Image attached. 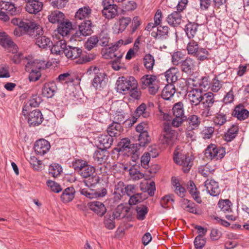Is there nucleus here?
<instances>
[{
	"mask_svg": "<svg viewBox=\"0 0 249 249\" xmlns=\"http://www.w3.org/2000/svg\"><path fill=\"white\" fill-rule=\"evenodd\" d=\"M25 70L29 74V78H40L44 77L46 68L45 61L35 59L32 56L28 55L23 59Z\"/></svg>",
	"mask_w": 249,
	"mask_h": 249,
	"instance_id": "obj_1",
	"label": "nucleus"
},
{
	"mask_svg": "<svg viewBox=\"0 0 249 249\" xmlns=\"http://www.w3.org/2000/svg\"><path fill=\"white\" fill-rule=\"evenodd\" d=\"M115 150L120 155L130 157V160L136 162L139 159L140 153L138 144H131L128 138L122 139L118 143Z\"/></svg>",
	"mask_w": 249,
	"mask_h": 249,
	"instance_id": "obj_2",
	"label": "nucleus"
},
{
	"mask_svg": "<svg viewBox=\"0 0 249 249\" xmlns=\"http://www.w3.org/2000/svg\"><path fill=\"white\" fill-rule=\"evenodd\" d=\"M12 23L17 25L14 34L17 36H20L24 34H27L30 36L34 35V31L36 27V23L34 21L28 19H21L19 18H13Z\"/></svg>",
	"mask_w": 249,
	"mask_h": 249,
	"instance_id": "obj_3",
	"label": "nucleus"
},
{
	"mask_svg": "<svg viewBox=\"0 0 249 249\" xmlns=\"http://www.w3.org/2000/svg\"><path fill=\"white\" fill-rule=\"evenodd\" d=\"M200 81L196 82V79H188V83L189 85H192L196 88L193 89L187 92V98L192 107L198 106L200 107V103L202 100L203 93L202 89L197 88L198 87L201 86V80L203 79H198Z\"/></svg>",
	"mask_w": 249,
	"mask_h": 249,
	"instance_id": "obj_4",
	"label": "nucleus"
},
{
	"mask_svg": "<svg viewBox=\"0 0 249 249\" xmlns=\"http://www.w3.org/2000/svg\"><path fill=\"white\" fill-rule=\"evenodd\" d=\"M177 132L172 129L171 126L168 123H164L160 136L161 142L167 145H172L177 140Z\"/></svg>",
	"mask_w": 249,
	"mask_h": 249,
	"instance_id": "obj_5",
	"label": "nucleus"
},
{
	"mask_svg": "<svg viewBox=\"0 0 249 249\" xmlns=\"http://www.w3.org/2000/svg\"><path fill=\"white\" fill-rule=\"evenodd\" d=\"M173 159L177 164L182 166V170L184 173H187L190 171L193 165L192 159L178 151V147H177L174 151Z\"/></svg>",
	"mask_w": 249,
	"mask_h": 249,
	"instance_id": "obj_6",
	"label": "nucleus"
},
{
	"mask_svg": "<svg viewBox=\"0 0 249 249\" xmlns=\"http://www.w3.org/2000/svg\"><path fill=\"white\" fill-rule=\"evenodd\" d=\"M35 30L34 31V35L32 36L35 38L36 44L39 48L43 49L50 48L53 44V42L49 37L43 36L42 28L36 23Z\"/></svg>",
	"mask_w": 249,
	"mask_h": 249,
	"instance_id": "obj_7",
	"label": "nucleus"
},
{
	"mask_svg": "<svg viewBox=\"0 0 249 249\" xmlns=\"http://www.w3.org/2000/svg\"><path fill=\"white\" fill-rule=\"evenodd\" d=\"M225 149L222 147H217L211 144L205 150V157L209 160H218L222 159L225 155Z\"/></svg>",
	"mask_w": 249,
	"mask_h": 249,
	"instance_id": "obj_8",
	"label": "nucleus"
},
{
	"mask_svg": "<svg viewBox=\"0 0 249 249\" xmlns=\"http://www.w3.org/2000/svg\"><path fill=\"white\" fill-rule=\"evenodd\" d=\"M138 83L136 79H118L116 82V90L118 92L126 94L130 88H137Z\"/></svg>",
	"mask_w": 249,
	"mask_h": 249,
	"instance_id": "obj_9",
	"label": "nucleus"
},
{
	"mask_svg": "<svg viewBox=\"0 0 249 249\" xmlns=\"http://www.w3.org/2000/svg\"><path fill=\"white\" fill-rule=\"evenodd\" d=\"M113 3V0H104L103 1L104 8L102 14L108 19L114 18L118 15L117 6Z\"/></svg>",
	"mask_w": 249,
	"mask_h": 249,
	"instance_id": "obj_10",
	"label": "nucleus"
},
{
	"mask_svg": "<svg viewBox=\"0 0 249 249\" xmlns=\"http://www.w3.org/2000/svg\"><path fill=\"white\" fill-rule=\"evenodd\" d=\"M0 45L13 53H17L18 47L4 32H0Z\"/></svg>",
	"mask_w": 249,
	"mask_h": 249,
	"instance_id": "obj_11",
	"label": "nucleus"
},
{
	"mask_svg": "<svg viewBox=\"0 0 249 249\" xmlns=\"http://www.w3.org/2000/svg\"><path fill=\"white\" fill-rule=\"evenodd\" d=\"M92 33L91 21L90 20H86L80 24L79 26V30L72 36V38L75 40H79V38L80 39L82 38L80 37L81 36H89Z\"/></svg>",
	"mask_w": 249,
	"mask_h": 249,
	"instance_id": "obj_12",
	"label": "nucleus"
},
{
	"mask_svg": "<svg viewBox=\"0 0 249 249\" xmlns=\"http://www.w3.org/2000/svg\"><path fill=\"white\" fill-rule=\"evenodd\" d=\"M142 82L150 94L154 95L158 92L160 84L158 79H143Z\"/></svg>",
	"mask_w": 249,
	"mask_h": 249,
	"instance_id": "obj_13",
	"label": "nucleus"
},
{
	"mask_svg": "<svg viewBox=\"0 0 249 249\" xmlns=\"http://www.w3.org/2000/svg\"><path fill=\"white\" fill-rule=\"evenodd\" d=\"M50 142L45 139H40L35 142L34 149L36 153L40 156H43L50 150Z\"/></svg>",
	"mask_w": 249,
	"mask_h": 249,
	"instance_id": "obj_14",
	"label": "nucleus"
},
{
	"mask_svg": "<svg viewBox=\"0 0 249 249\" xmlns=\"http://www.w3.org/2000/svg\"><path fill=\"white\" fill-rule=\"evenodd\" d=\"M43 115L39 109L31 111L28 117V123L30 126H35L40 124L43 121Z\"/></svg>",
	"mask_w": 249,
	"mask_h": 249,
	"instance_id": "obj_15",
	"label": "nucleus"
},
{
	"mask_svg": "<svg viewBox=\"0 0 249 249\" xmlns=\"http://www.w3.org/2000/svg\"><path fill=\"white\" fill-rule=\"evenodd\" d=\"M80 192L82 195L89 199L105 196L107 193L106 189L104 187L102 188L100 191H94L92 189L88 190L86 188H83L80 190Z\"/></svg>",
	"mask_w": 249,
	"mask_h": 249,
	"instance_id": "obj_16",
	"label": "nucleus"
},
{
	"mask_svg": "<svg viewBox=\"0 0 249 249\" xmlns=\"http://www.w3.org/2000/svg\"><path fill=\"white\" fill-rule=\"evenodd\" d=\"M204 186L207 192L212 196H218L220 193V190L217 182L213 179H208L204 182Z\"/></svg>",
	"mask_w": 249,
	"mask_h": 249,
	"instance_id": "obj_17",
	"label": "nucleus"
},
{
	"mask_svg": "<svg viewBox=\"0 0 249 249\" xmlns=\"http://www.w3.org/2000/svg\"><path fill=\"white\" fill-rule=\"evenodd\" d=\"M113 138L109 135L102 134L99 136L96 142L99 149H107L110 147L113 142Z\"/></svg>",
	"mask_w": 249,
	"mask_h": 249,
	"instance_id": "obj_18",
	"label": "nucleus"
},
{
	"mask_svg": "<svg viewBox=\"0 0 249 249\" xmlns=\"http://www.w3.org/2000/svg\"><path fill=\"white\" fill-rule=\"evenodd\" d=\"M88 206L90 210L100 216L104 215L107 211L105 205L100 201H94L89 202Z\"/></svg>",
	"mask_w": 249,
	"mask_h": 249,
	"instance_id": "obj_19",
	"label": "nucleus"
},
{
	"mask_svg": "<svg viewBox=\"0 0 249 249\" xmlns=\"http://www.w3.org/2000/svg\"><path fill=\"white\" fill-rule=\"evenodd\" d=\"M67 46L66 42L64 39L53 40V44L51 49V53L56 55H60L65 53Z\"/></svg>",
	"mask_w": 249,
	"mask_h": 249,
	"instance_id": "obj_20",
	"label": "nucleus"
},
{
	"mask_svg": "<svg viewBox=\"0 0 249 249\" xmlns=\"http://www.w3.org/2000/svg\"><path fill=\"white\" fill-rule=\"evenodd\" d=\"M232 116L242 121L246 119L249 115V111L246 109L242 104L236 106L232 114Z\"/></svg>",
	"mask_w": 249,
	"mask_h": 249,
	"instance_id": "obj_21",
	"label": "nucleus"
},
{
	"mask_svg": "<svg viewBox=\"0 0 249 249\" xmlns=\"http://www.w3.org/2000/svg\"><path fill=\"white\" fill-rule=\"evenodd\" d=\"M0 9L11 15H16L19 12V10H17L15 5L8 0H1L0 1Z\"/></svg>",
	"mask_w": 249,
	"mask_h": 249,
	"instance_id": "obj_22",
	"label": "nucleus"
},
{
	"mask_svg": "<svg viewBox=\"0 0 249 249\" xmlns=\"http://www.w3.org/2000/svg\"><path fill=\"white\" fill-rule=\"evenodd\" d=\"M43 7V3L39 0H34L27 2L25 9L30 14H36L41 11Z\"/></svg>",
	"mask_w": 249,
	"mask_h": 249,
	"instance_id": "obj_23",
	"label": "nucleus"
},
{
	"mask_svg": "<svg viewBox=\"0 0 249 249\" xmlns=\"http://www.w3.org/2000/svg\"><path fill=\"white\" fill-rule=\"evenodd\" d=\"M57 89L56 84L53 82L44 84L42 89V94L44 97L51 98L54 95Z\"/></svg>",
	"mask_w": 249,
	"mask_h": 249,
	"instance_id": "obj_24",
	"label": "nucleus"
},
{
	"mask_svg": "<svg viewBox=\"0 0 249 249\" xmlns=\"http://www.w3.org/2000/svg\"><path fill=\"white\" fill-rule=\"evenodd\" d=\"M168 27L166 26H160L157 28V32H152L151 35L154 38L162 40L168 37Z\"/></svg>",
	"mask_w": 249,
	"mask_h": 249,
	"instance_id": "obj_25",
	"label": "nucleus"
},
{
	"mask_svg": "<svg viewBox=\"0 0 249 249\" xmlns=\"http://www.w3.org/2000/svg\"><path fill=\"white\" fill-rule=\"evenodd\" d=\"M131 21L129 18H124L120 19L119 21L115 23L113 27V31L116 34L122 32Z\"/></svg>",
	"mask_w": 249,
	"mask_h": 249,
	"instance_id": "obj_26",
	"label": "nucleus"
},
{
	"mask_svg": "<svg viewBox=\"0 0 249 249\" xmlns=\"http://www.w3.org/2000/svg\"><path fill=\"white\" fill-rule=\"evenodd\" d=\"M82 53V50L80 48L68 46L64 53L66 56L68 58L75 59L79 57Z\"/></svg>",
	"mask_w": 249,
	"mask_h": 249,
	"instance_id": "obj_27",
	"label": "nucleus"
},
{
	"mask_svg": "<svg viewBox=\"0 0 249 249\" xmlns=\"http://www.w3.org/2000/svg\"><path fill=\"white\" fill-rule=\"evenodd\" d=\"M75 190L73 187H70L65 189L61 196V199L64 203H68L71 201L74 197Z\"/></svg>",
	"mask_w": 249,
	"mask_h": 249,
	"instance_id": "obj_28",
	"label": "nucleus"
},
{
	"mask_svg": "<svg viewBox=\"0 0 249 249\" xmlns=\"http://www.w3.org/2000/svg\"><path fill=\"white\" fill-rule=\"evenodd\" d=\"M214 102L213 94L211 92L203 93L202 101L200 103V107H211Z\"/></svg>",
	"mask_w": 249,
	"mask_h": 249,
	"instance_id": "obj_29",
	"label": "nucleus"
},
{
	"mask_svg": "<svg viewBox=\"0 0 249 249\" xmlns=\"http://www.w3.org/2000/svg\"><path fill=\"white\" fill-rule=\"evenodd\" d=\"M181 21V16L179 12H174L167 18V21L170 25L175 27L178 25Z\"/></svg>",
	"mask_w": 249,
	"mask_h": 249,
	"instance_id": "obj_30",
	"label": "nucleus"
},
{
	"mask_svg": "<svg viewBox=\"0 0 249 249\" xmlns=\"http://www.w3.org/2000/svg\"><path fill=\"white\" fill-rule=\"evenodd\" d=\"M181 65L183 71L188 74H191L195 67V61L193 59L187 57L182 62Z\"/></svg>",
	"mask_w": 249,
	"mask_h": 249,
	"instance_id": "obj_31",
	"label": "nucleus"
},
{
	"mask_svg": "<svg viewBox=\"0 0 249 249\" xmlns=\"http://www.w3.org/2000/svg\"><path fill=\"white\" fill-rule=\"evenodd\" d=\"M198 25L195 22H189L185 28V31L187 37L191 39L193 38L197 31Z\"/></svg>",
	"mask_w": 249,
	"mask_h": 249,
	"instance_id": "obj_32",
	"label": "nucleus"
},
{
	"mask_svg": "<svg viewBox=\"0 0 249 249\" xmlns=\"http://www.w3.org/2000/svg\"><path fill=\"white\" fill-rule=\"evenodd\" d=\"M175 91V86L173 84H168L163 89L161 93V97L164 100H170L174 95Z\"/></svg>",
	"mask_w": 249,
	"mask_h": 249,
	"instance_id": "obj_33",
	"label": "nucleus"
},
{
	"mask_svg": "<svg viewBox=\"0 0 249 249\" xmlns=\"http://www.w3.org/2000/svg\"><path fill=\"white\" fill-rule=\"evenodd\" d=\"M72 29V24L70 21H64L60 23L58 27V33L62 36H64L68 35Z\"/></svg>",
	"mask_w": 249,
	"mask_h": 249,
	"instance_id": "obj_34",
	"label": "nucleus"
},
{
	"mask_svg": "<svg viewBox=\"0 0 249 249\" xmlns=\"http://www.w3.org/2000/svg\"><path fill=\"white\" fill-rule=\"evenodd\" d=\"M108 157V153L107 150L99 149L95 151L93 154V158L99 164H102L106 161Z\"/></svg>",
	"mask_w": 249,
	"mask_h": 249,
	"instance_id": "obj_35",
	"label": "nucleus"
},
{
	"mask_svg": "<svg viewBox=\"0 0 249 249\" xmlns=\"http://www.w3.org/2000/svg\"><path fill=\"white\" fill-rule=\"evenodd\" d=\"M65 15L62 12L55 11L52 12L49 16L48 19L52 23H60L63 21Z\"/></svg>",
	"mask_w": 249,
	"mask_h": 249,
	"instance_id": "obj_36",
	"label": "nucleus"
},
{
	"mask_svg": "<svg viewBox=\"0 0 249 249\" xmlns=\"http://www.w3.org/2000/svg\"><path fill=\"white\" fill-rule=\"evenodd\" d=\"M121 129V124L117 122H113L107 127V132L111 137H116L120 135Z\"/></svg>",
	"mask_w": 249,
	"mask_h": 249,
	"instance_id": "obj_37",
	"label": "nucleus"
},
{
	"mask_svg": "<svg viewBox=\"0 0 249 249\" xmlns=\"http://www.w3.org/2000/svg\"><path fill=\"white\" fill-rule=\"evenodd\" d=\"M238 131V126L237 125H232L225 134V140L228 142H231L236 137Z\"/></svg>",
	"mask_w": 249,
	"mask_h": 249,
	"instance_id": "obj_38",
	"label": "nucleus"
},
{
	"mask_svg": "<svg viewBox=\"0 0 249 249\" xmlns=\"http://www.w3.org/2000/svg\"><path fill=\"white\" fill-rule=\"evenodd\" d=\"M88 162L82 159H75L72 162V166L74 171L80 175Z\"/></svg>",
	"mask_w": 249,
	"mask_h": 249,
	"instance_id": "obj_39",
	"label": "nucleus"
},
{
	"mask_svg": "<svg viewBox=\"0 0 249 249\" xmlns=\"http://www.w3.org/2000/svg\"><path fill=\"white\" fill-rule=\"evenodd\" d=\"M185 59V55L181 51L174 52L172 55V63L175 66L181 64Z\"/></svg>",
	"mask_w": 249,
	"mask_h": 249,
	"instance_id": "obj_40",
	"label": "nucleus"
},
{
	"mask_svg": "<svg viewBox=\"0 0 249 249\" xmlns=\"http://www.w3.org/2000/svg\"><path fill=\"white\" fill-rule=\"evenodd\" d=\"M87 178L88 179L84 180V183L86 186L91 188L96 187L100 180V177L94 174Z\"/></svg>",
	"mask_w": 249,
	"mask_h": 249,
	"instance_id": "obj_41",
	"label": "nucleus"
},
{
	"mask_svg": "<svg viewBox=\"0 0 249 249\" xmlns=\"http://www.w3.org/2000/svg\"><path fill=\"white\" fill-rule=\"evenodd\" d=\"M91 13V9L89 6H84L79 8L75 14L76 19H83L89 17Z\"/></svg>",
	"mask_w": 249,
	"mask_h": 249,
	"instance_id": "obj_42",
	"label": "nucleus"
},
{
	"mask_svg": "<svg viewBox=\"0 0 249 249\" xmlns=\"http://www.w3.org/2000/svg\"><path fill=\"white\" fill-rule=\"evenodd\" d=\"M232 204L229 199H220L218 203L219 209L224 213L231 212Z\"/></svg>",
	"mask_w": 249,
	"mask_h": 249,
	"instance_id": "obj_43",
	"label": "nucleus"
},
{
	"mask_svg": "<svg viewBox=\"0 0 249 249\" xmlns=\"http://www.w3.org/2000/svg\"><path fill=\"white\" fill-rule=\"evenodd\" d=\"M87 76L93 77V78H105V74L100 71V70L96 67L89 68L86 73Z\"/></svg>",
	"mask_w": 249,
	"mask_h": 249,
	"instance_id": "obj_44",
	"label": "nucleus"
},
{
	"mask_svg": "<svg viewBox=\"0 0 249 249\" xmlns=\"http://www.w3.org/2000/svg\"><path fill=\"white\" fill-rule=\"evenodd\" d=\"M58 82L63 85L64 88L73 92L75 89L73 79H57Z\"/></svg>",
	"mask_w": 249,
	"mask_h": 249,
	"instance_id": "obj_45",
	"label": "nucleus"
},
{
	"mask_svg": "<svg viewBox=\"0 0 249 249\" xmlns=\"http://www.w3.org/2000/svg\"><path fill=\"white\" fill-rule=\"evenodd\" d=\"M187 121L188 122L189 127L191 129H194L197 128L200 124V118L196 115H192L189 116Z\"/></svg>",
	"mask_w": 249,
	"mask_h": 249,
	"instance_id": "obj_46",
	"label": "nucleus"
},
{
	"mask_svg": "<svg viewBox=\"0 0 249 249\" xmlns=\"http://www.w3.org/2000/svg\"><path fill=\"white\" fill-rule=\"evenodd\" d=\"M147 197L143 193H137L130 197L128 202L130 205H136L145 199Z\"/></svg>",
	"mask_w": 249,
	"mask_h": 249,
	"instance_id": "obj_47",
	"label": "nucleus"
},
{
	"mask_svg": "<svg viewBox=\"0 0 249 249\" xmlns=\"http://www.w3.org/2000/svg\"><path fill=\"white\" fill-rule=\"evenodd\" d=\"M136 113L139 116L147 118L150 115V112L144 103L141 104L136 109Z\"/></svg>",
	"mask_w": 249,
	"mask_h": 249,
	"instance_id": "obj_48",
	"label": "nucleus"
},
{
	"mask_svg": "<svg viewBox=\"0 0 249 249\" xmlns=\"http://www.w3.org/2000/svg\"><path fill=\"white\" fill-rule=\"evenodd\" d=\"M173 186L175 188V193L180 197H183L185 196L186 190L185 188L182 187L179 182L175 179L173 180L172 182Z\"/></svg>",
	"mask_w": 249,
	"mask_h": 249,
	"instance_id": "obj_49",
	"label": "nucleus"
},
{
	"mask_svg": "<svg viewBox=\"0 0 249 249\" xmlns=\"http://www.w3.org/2000/svg\"><path fill=\"white\" fill-rule=\"evenodd\" d=\"M62 171V167L58 163H53L49 166V174L54 178H56L59 176Z\"/></svg>",
	"mask_w": 249,
	"mask_h": 249,
	"instance_id": "obj_50",
	"label": "nucleus"
},
{
	"mask_svg": "<svg viewBox=\"0 0 249 249\" xmlns=\"http://www.w3.org/2000/svg\"><path fill=\"white\" fill-rule=\"evenodd\" d=\"M172 111L174 116L182 117L184 115L183 104L180 102L176 103L173 107Z\"/></svg>",
	"mask_w": 249,
	"mask_h": 249,
	"instance_id": "obj_51",
	"label": "nucleus"
},
{
	"mask_svg": "<svg viewBox=\"0 0 249 249\" xmlns=\"http://www.w3.org/2000/svg\"><path fill=\"white\" fill-rule=\"evenodd\" d=\"M137 6V5L134 0H128L123 3L122 12L123 13L134 10Z\"/></svg>",
	"mask_w": 249,
	"mask_h": 249,
	"instance_id": "obj_52",
	"label": "nucleus"
},
{
	"mask_svg": "<svg viewBox=\"0 0 249 249\" xmlns=\"http://www.w3.org/2000/svg\"><path fill=\"white\" fill-rule=\"evenodd\" d=\"M136 211L137 212V218L139 220H143L148 213V208L144 205L137 207Z\"/></svg>",
	"mask_w": 249,
	"mask_h": 249,
	"instance_id": "obj_53",
	"label": "nucleus"
},
{
	"mask_svg": "<svg viewBox=\"0 0 249 249\" xmlns=\"http://www.w3.org/2000/svg\"><path fill=\"white\" fill-rule=\"evenodd\" d=\"M95 171V169L94 167L89 164L88 163L81 172L80 176L83 178H87L94 174Z\"/></svg>",
	"mask_w": 249,
	"mask_h": 249,
	"instance_id": "obj_54",
	"label": "nucleus"
},
{
	"mask_svg": "<svg viewBox=\"0 0 249 249\" xmlns=\"http://www.w3.org/2000/svg\"><path fill=\"white\" fill-rule=\"evenodd\" d=\"M199 49L197 43L194 40L190 41L187 44V50L189 54L195 56Z\"/></svg>",
	"mask_w": 249,
	"mask_h": 249,
	"instance_id": "obj_55",
	"label": "nucleus"
},
{
	"mask_svg": "<svg viewBox=\"0 0 249 249\" xmlns=\"http://www.w3.org/2000/svg\"><path fill=\"white\" fill-rule=\"evenodd\" d=\"M138 140L139 142L138 144V147L144 146L150 140L148 132L145 131L140 134Z\"/></svg>",
	"mask_w": 249,
	"mask_h": 249,
	"instance_id": "obj_56",
	"label": "nucleus"
},
{
	"mask_svg": "<svg viewBox=\"0 0 249 249\" xmlns=\"http://www.w3.org/2000/svg\"><path fill=\"white\" fill-rule=\"evenodd\" d=\"M164 76L166 78H178L180 73L177 68L171 67L164 73Z\"/></svg>",
	"mask_w": 249,
	"mask_h": 249,
	"instance_id": "obj_57",
	"label": "nucleus"
},
{
	"mask_svg": "<svg viewBox=\"0 0 249 249\" xmlns=\"http://www.w3.org/2000/svg\"><path fill=\"white\" fill-rule=\"evenodd\" d=\"M98 38L94 36L90 37L85 44V47L88 51L91 50L92 48L96 46L97 43L98 42Z\"/></svg>",
	"mask_w": 249,
	"mask_h": 249,
	"instance_id": "obj_58",
	"label": "nucleus"
},
{
	"mask_svg": "<svg viewBox=\"0 0 249 249\" xmlns=\"http://www.w3.org/2000/svg\"><path fill=\"white\" fill-rule=\"evenodd\" d=\"M144 65L145 68L149 70L153 69L155 60L154 57L150 54H147L145 55L144 59Z\"/></svg>",
	"mask_w": 249,
	"mask_h": 249,
	"instance_id": "obj_59",
	"label": "nucleus"
},
{
	"mask_svg": "<svg viewBox=\"0 0 249 249\" xmlns=\"http://www.w3.org/2000/svg\"><path fill=\"white\" fill-rule=\"evenodd\" d=\"M110 57L111 58L115 57L116 58V60L114 61L112 63V67L115 71H118L120 69V66L119 65V62L120 59L123 57V54L122 53H119V54H117L114 52L111 53L110 54Z\"/></svg>",
	"mask_w": 249,
	"mask_h": 249,
	"instance_id": "obj_60",
	"label": "nucleus"
},
{
	"mask_svg": "<svg viewBox=\"0 0 249 249\" xmlns=\"http://www.w3.org/2000/svg\"><path fill=\"white\" fill-rule=\"evenodd\" d=\"M227 121L226 115L222 113L217 114L213 120L215 125L218 126L224 124Z\"/></svg>",
	"mask_w": 249,
	"mask_h": 249,
	"instance_id": "obj_61",
	"label": "nucleus"
},
{
	"mask_svg": "<svg viewBox=\"0 0 249 249\" xmlns=\"http://www.w3.org/2000/svg\"><path fill=\"white\" fill-rule=\"evenodd\" d=\"M209 55V53L206 49L200 48L195 56L197 58L198 60L203 61L208 59Z\"/></svg>",
	"mask_w": 249,
	"mask_h": 249,
	"instance_id": "obj_62",
	"label": "nucleus"
},
{
	"mask_svg": "<svg viewBox=\"0 0 249 249\" xmlns=\"http://www.w3.org/2000/svg\"><path fill=\"white\" fill-rule=\"evenodd\" d=\"M98 40L100 45L106 46L107 45L109 40L108 34L105 31H102L99 35Z\"/></svg>",
	"mask_w": 249,
	"mask_h": 249,
	"instance_id": "obj_63",
	"label": "nucleus"
},
{
	"mask_svg": "<svg viewBox=\"0 0 249 249\" xmlns=\"http://www.w3.org/2000/svg\"><path fill=\"white\" fill-rule=\"evenodd\" d=\"M206 239L200 235H197L195 239L194 245L196 249H202L206 244Z\"/></svg>",
	"mask_w": 249,
	"mask_h": 249,
	"instance_id": "obj_64",
	"label": "nucleus"
}]
</instances>
